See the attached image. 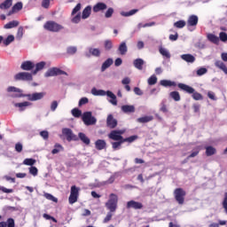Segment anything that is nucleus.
<instances>
[{"mask_svg": "<svg viewBox=\"0 0 227 227\" xmlns=\"http://www.w3.org/2000/svg\"><path fill=\"white\" fill-rule=\"evenodd\" d=\"M8 93H12L10 95L12 98H22L23 97H27V100L30 102H36V100H42L43 97H45V92H35L33 94H23L22 90L10 86L7 88Z\"/></svg>", "mask_w": 227, "mask_h": 227, "instance_id": "obj_1", "label": "nucleus"}, {"mask_svg": "<svg viewBox=\"0 0 227 227\" xmlns=\"http://www.w3.org/2000/svg\"><path fill=\"white\" fill-rule=\"evenodd\" d=\"M177 86L183 91H185L186 93L192 95L193 100H203V95H201V93L200 92H196L194 88L184 83H178Z\"/></svg>", "mask_w": 227, "mask_h": 227, "instance_id": "obj_2", "label": "nucleus"}, {"mask_svg": "<svg viewBox=\"0 0 227 227\" xmlns=\"http://www.w3.org/2000/svg\"><path fill=\"white\" fill-rule=\"evenodd\" d=\"M43 29L50 31V33H59L65 29V27L54 20H48L44 23Z\"/></svg>", "mask_w": 227, "mask_h": 227, "instance_id": "obj_3", "label": "nucleus"}, {"mask_svg": "<svg viewBox=\"0 0 227 227\" xmlns=\"http://www.w3.org/2000/svg\"><path fill=\"white\" fill-rule=\"evenodd\" d=\"M106 207L107 210L116 212V208H118V195L115 193H111L109 195V200L106 203Z\"/></svg>", "mask_w": 227, "mask_h": 227, "instance_id": "obj_4", "label": "nucleus"}, {"mask_svg": "<svg viewBox=\"0 0 227 227\" xmlns=\"http://www.w3.org/2000/svg\"><path fill=\"white\" fill-rule=\"evenodd\" d=\"M185 196H187V192L184 188H176L174 190V198L176 201L178 202V205H184V203H185Z\"/></svg>", "mask_w": 227, "mask_h": 227, "instance_id": "obj_5", "label": "nucleus"}, {"mask_svg": "<svg viewBox=\"0 0 227 227\" xmlns=\"http://www.w3.org/2000/svg\"><path fill=\"white\" fill-rule=\"evenodd\" d=\"M136 139H137V136L134 135L129 137H126L125 140H115V142H112V148L113 150H120L123 143H134Z\"/></svg>", "mask_w": 227, "mask_h": 227, "instance_id": "obj_6", "label": "nucleus"}, {"mask_svg": "<svg viewBox=\"0 0 227 227\" xmlns=\"http://www.w3.org/2000/svg\"><path fill=\"white\" fill-rule=\"evenodd\" d=\"M123 134H125V129H114L108 134V137L112 141H123L125 140Z\"/></svg>", "mask_w": 227, "mask_h": 227, "instance_id": "obj_7", "label": "nucleus"}, {"mask_svg": "<svg viewBox=\"0 0 227 227\" xmlns=\"http://www.w3.org/2000/svg\"><path fill=\"white\" fill-rule=\"evenodd\" d=\"M82 120L84 125H95L97 123V118L93 117L91 112H85L82 114Z\"/></svg>", "mask_w": 227, "mask_h": 227, "instance_id": "obj_8", "label": "nucleus"}, {"mask_svg": "<svg viewBox=\"0 0 227 227\" xmlns=\"http://www.w3.org/2000/svg\"><path fill=\"white\" fill-rule=\"evenodd\" d=\"M57 75H68V74L58 67H51L45 73L44 77H56Z\"/></svg>", "mask_w": 227, "mask_h": 227, "instance_id": "obj_9", "label": "nucleus"}, {"mask_svg": "<svg viewBox=\"0 0 227 227\" xmlns=\"http://www.w3.org/2000/svg\"><path fill=\"white\" fill-rule=\"evenodd\" d=\"M105 95H107L109 98H111V100L109 101L110 104H113V106H118V100H116V95H114L113 91L107 90L106 92V90H98V96L105 97Z\"/></svg>", "mask_w": 227, "mask_h": 227, "instance_id": "obj_10", "label": "nucleus"}, {"mask_svg": "<svg viewBox=\"0 0 227 227\" xmlns=\"http://www.w3.org/2000/svg\"><path fill=\"white\" fill-rule=\"evenodd\" d=\"M63 136L66 137L67 141H79V137L77 135L74 134V131H72L68 128H65L62 129Z\"/></svg>", "mask_w": 227, "mask_h": 227, "instance_id": "obj_11", "label": "nucleus"}, {"mask_svg": "<svg viewBox=\"0 0 227 227\" xmlns=\"http://www.w3.org/2000/svg\"><path fill=\"white\" fill-rule=\"evenodd\" d=\"M15 81H33V74L27 72H20L14 75Z\"/></svg>", "mask_w": 227, "mask_h": 227, "instance_id": "obj_12", "label": "nucleus"}, {"mask_svg": "<svg viewBox=\"0 0 227 227\" xmlns=\"http://www.w3.org/2000/svg\"><path fill=\"white\" fill-rule=\"evenodd\" d=\"M127 208H133V210H143V203L136 200H129L126 204Z\"/></svg>", "mask_w": 227, "mask_h": 227, "instance_id": "obj_13", "label": "nucleus"}, {"mask_svg": "<svg viewBox=\"0 0 227 227\" xmlns=\"http://www.w3.org/2000/svg\"><path fill=\"white\" fill-rule=\"evenodd\" d=\"M106 127H108V129H116V127H118V121L114 119V116H113V114H109L107 116Z\"/></svg>", "mask_w": 227, "mask_h": 227, "instance_id": "obj_14", "label": "nucleus"}, {"mask_svg": "<svg viewBox=\"0 0 227 227\" xmlns=\"http://www.w3.org/2000/svg\"><path fill=\"white\" fill-rule=\"evenodd\" d=\"M100 49L98 48H89V52L85 53L86 58H91V56H94V58H100Z\"/></svg>", "mask_w": 227, "mask_h": 227, "instance_id": "obj_15", "label": "nucleus"}, {"mask_svg": "<svg viewBox=\"0 0 227 227\" xmlns=\"http://www.w3.org/2000/svg\"><path fill=\"white\" fill-rule=\"evenodd\" d=\"M95 148L98 151L106 150L107 148V143L104 139H98L95 142Z\"/></svg>", "mask_w": 227, "mask_h": 227, "instance_id": "obj_16", "label": "nucleus"}, {"mask_svg": "<svg viewBox=\"0 0 227 227\" xmlns=\"http://www.w3.org/2000/svg\"><path fill=\"white\" fill-rule=\"evenodd\" d=\"M20 68L21 70H26V71L33 70L35 68V63H33L30 60L24 61L22 62Z\"/></svg>", "mask_w": 227, "mask_h": 227, "instance_id": "obj_17", "label": "nucleus"}, {"mask_svg": "<svg viewBox=\"0 0 227 227\" xmlns=\"http://www.w3.org/2000/svg\"><path fill=\"white\" fill-rule=\"evenodd\" d=\"M198 20H199L198 16L191 15L187 20L188 27H194L198 26Z\"/></svg>", "mask_w": 227, "mask_h": 227, "instance_id": "obj_18", "label": "nucleus"}, {"mask_svg": "<svg viewBox=\"0 0 227 227\" xmlns=\"http://www.w3.org/2000/svg\"><path fill=\"white\" fill-rule=\"evenodd\" d=\"M92 10H93L94 13H98V12L107 10V4H106L102 2H99L93 6Z\"/></svg>", "mask_w": 227, "mask_h": 227, "instance_id": "obj_19", "label": "nucleus"}, {"mask_svg": "<svg viewBox=\"0 0 227 227\" xmlns=\"http://www.w3.org/2000/svg\"><path fill=\"white\" fill-rule=\"evenodd\" d=\"M215 67H216V68H219V70H222L223 72V74H225V75H227V67H226V64H224V62H223L221 60H216L215 62Z\"/></svg>", "mask_w": 227, "mask_h": 227, "instance_id": "obj_20", "label": "nucleus"}, {"mask_svg": "<svg viewBox=\"0 0 227 227\" xmlns=\"http://www.w3.org/2000/svg\"><path fill=\"white\" fill-rule=\"evenodd\" d=\"M181 59L186 61V63H194V61H196V58L189 53L181 55Z\"/></svg>", "mask_w": 227, "mask_h": 227, "instance_id": "obj_21", "label": "nucleus"}, {"mask_svg": "<svg viewBox=\"0 0 227 227\" xmlns=\"http://www.w3.org/2000/svg\"><path fill=\"white\" fill-rule=\"evenodd\" d=\"M122 113H136V107L132 105H124L121 106Z\"/></svg>", "mask_w": 227, "mask_h": 227, "instance_id": "obj_22", "label": "nucleus"}, {"mask_svg": "<svg viewBox=\"0 0 227 227\" xmlns=\"http://www.w3.org/2000/svg\"><path fill=\"white\" fill-rule=\"evenodd\" d=\"M14 106L15 107H19L20 111H26V107H29L32 104L29 101H24L22 103H16Z\"/></svg>", "mask_w": 227, "mask_h": 227, "instance_id": "obj_23", "label": "nucleus"}, {"mask_svg": "<svg viewBox=\"0 0 227 227\" xmlns=\"http://www.w3.org/2000/svg\"><path fill=\"white\" fill-rule=\"evenodd\" d=\"M135 68L137 70H143V66L145 65V60L143 59H137L133 61Z\"/></svg>", "mask_w": 227, "mask_h": 227, "instance_id": "obj_24", "label": "nucleus"}, {"mask_svg": "<svg viewBox=\"0 0 227 227\" xmlns=\"http://www.w3.org/2000/svg\"><path fill=\"white\" fill-rule=\"evenodd\" d=\"M118 51L120 52V54L121 56H125V54H127V51H129V49L127 48V43L126 42H122L118 48Z\"/></svg>", "mask_w": 227, "mask_h": 227, "instance_id": "obj_25", "label": "nucleus"}, {"mask_svg": "<svg viewBox=\"0 0 227 227\" xmlns=\"http://www.w3.org/2000/svg\"><path fill=\"white\" fill-rule=\"evenodd\" d=\"M78 137L81 141L83 142L84 145H90V143H91V140H90V137H88V136H86V134L80 132L78 133Z\"/></svg>", "mask_w": 227, "mask_h": 227, "instance_id": "obj_26", "label": "nucleus"}, {"mask_svg": "<svg viewBox=\"0 0 227 227\" xmlns=\"http://www.w3.org/2000/svg\"><path fill=\"white\" fill-rule=\"evenodd\" d=\"M113 63V59H107L101 66V72H106V70H107V68H109Z\"/></svg>", "mask_w": 227, "mask_h": 227, "instance_id": "obj_27", "label": "nucleus"}, {"mask_svg": "<svg viewBox=\"0 0 227 227\" xmlns=\"http://www.w3.org/2000/svg\"><path fill=\"white\" fill-rule=\"evenodd\" d=\"M217 150L212 145L206 147V155L207 157H212V155H215Z\"/></svg>", "mask_w": 227, "mask_h": 227, "instance_id": "obj_28", "label": "nucleus"}, {"mask_svg": "<svg viewBox=\"0 0 227 227\" xmlns=\"http://www.w3.org/2000/svg\"><path fill=\"white\" fill-rule=\"evenodd\" d=\"M45 68V62L42 61L35 65V69L33 71V75H36L40 70H43Z\"/></svg>", "mask_w": 227, "mask_h": 227, "instance_id": "obj_29", "label": "nucleus"}, {"mask_svg": "<svg viewBox=\"0 0 227 227\" xmlns=\"http://www.w3.org/2000/svg\"><path fill=\"white\" fill-rule=\"evenodd\" d=\"M207 40L211 42V43H215V45H219V37L214 34L207 35Z\"/></svg>", "mask_w": 227, "mask_h": 227, "instance_id": "obj_30", "label": "nucleus"}, {"mask_svg": "<svg viewBox=\"0 0 227 227\" xmlns=\"http://www.w3.org/2000/svg\"><path fill=\"white\" fill-rule=\"evenodd\" d=\"M160 84L161 86H164V88L171 87V86H176V82L169 81V80H161L160 82Z\"/></svg>", "mask_w": 227, "mask_h": 227, "instance_id": "obj_31", "label": "nucleus"}, {"mask_svg": "<svg viewBox=\"0 0 227 227\" xmlns=\"http://www.w3.org/2000/svg\"><path fill=\"white\" fill-rule=\"evenodd\" d=\"M90 15H91V7L90 5H88L82 11V19H88V17H90Z\"/></svg>", "mask_w": 227, "mask_h": 227, "instance_id": "obj_32", "label": "nucleus"}, {"mask_svg": "<svg viewBox=\"0 0 227 227\" xmlns=\"http://www.w3.org/2000/svg\"><path fill=\"white\" fill-rule=\"evenodd\" d=\"M12 0H5L0 4V10H8L12 7Z\"/></svg>", "mask_w": 227, "mask_h": 227, "instance_id": "obj_33", "label": "nucleus"}, {"mask_svg": "<svg viewBox=\"0 0 227 227\" xmlns=\"http://www.w3.org/2000/svg\"><path fill=\"white\" fill-rule=\"evenodd\" d=\"M65 148L60 144H55L54 149L51 151L52 155H56V153H59V152H63Z\"/></svg>", "mask_w": 227, "mask_h": 227, "instance_id": "obj_34", "label": "nucleus"}, {"mask_svg": "<svg viewBox=\"0 0 227 227\" xmlns=\"http://www.w3.org/2000/svg\"><path fill=\"white\" fill-rule=\"evenodd\" d=\"M153 120V116H144L137 119L138 123H148Z\"/></svg>", "mask_w": 227, "mask_h": 227, "instance_id": "obj_35", "label": "nucleus"}, {"mask_svg": "<svg viewBox=\"0 0 227 227\" xmlns=\"http://www.w3.org/2000/svg\"><path fill=\"white\" fill-rule=\"evenodd\" d=\"M159 52L160 54H161V56L167 58V59H169V58H171V54L168 50H166V48L160 47Z\"/></svg>", "mask_w": 227, "mask_h": 227, "instance_id": "obj_36", "label": "nucleus"}, {"mask_svg": "<svg viewBox=\"0 0 227 227\" xmlns=\"http://www.w3.org/2000/svg\"><path fill=\"white\" fill-rule=\"evenodd\" d=\"M24 166H35L36 164V160L33 158H27L23 160Z\"/></svg>", "mask_w": 227, "mask_h": 227, "instance_id": "obj_37", "label": "nucleus"}, {"mask_svg": "<svg viewBox=\"0 0 227 227\" xmlns=\"http://www.w3.org/2000/svg\"><path fill=\"white\" fill-rule=\"evenodd\" d=\"M121 84L124 85L126 91H130V86L129 85L130 84V78L125 77L124 79H122Z\"/></svg>", "mask_w": 227, "mask_h": 227, "instance_id": "obj_38", "label": "nucleus"}, {"mask_svg": "<svg viewBox=\"0 0 227 227\" xmlns=\"http://www.w3.org/2000/svg\"><path fill=\"white\" fill-rule=\"evenodd\" d=\"M17 26H19V21L17 20H12L10 21L9 23L4 25V29H12L13 27H17Z\"/></svg>", "mask_w": 227, "mask_h": 227, "instance_id": "obj_39", "label": "nucleus"}, {"mask_svg": "<svg viewBox=\"0 0 227 227\" xmlns=\"http://www.w3.org/2000/svg\"><path fill=\"white\" fill-rule=\"evenodd\" d=\"M170 98H173L175 102H180V93L178 91H172L169 93Z\"/></svg>", "mask_w": 227, "mask_h": 227, "instance_id": "obj_40", "label": "nucleus"}, {"mask_svg": "<svg viewBox=\"0 0 227 227\" xmlns=\"http://www.w3.org/2000/svg\"><path fill=\"white\" fill-rule=\"evenodd\" d=\"M187 23L185 22V20H178L176 22L174 23V27H177V29H182L184 27H185V25Z\"/></svg>", "mask_w": 227, "mask_h": 227, "instance_id": "obj_41", "label": "nucleus"}, {"mask_svg": "<svg viewBox=\"0 0 227 227\" xmlns=\"http://www.w3.org/2000/svg\"><path fill=\"white\" fill-rule=\"evenodd\" d=\"M43 196L46 200H49V201H53V203H58V198L54 197V195L46 192L43 194Z\"/></svg>", "mask_w": 227, "mask_h": 227, "instance_id": "obj_42", "label": "nucleus"}, {"mask_svg": "<svg viewBox=\"0 0 227 227\" xmlns=\"http://www.w3.org/2000/svg\"><path fill=\"white\" fill-rule=\"evenodd\" d=\"M72 115L74 118H81L82 114V111H81L79 108H74L72 111Z\"/></svg>", "mask_w": 227, "mask_h": 227, "instance_id": "obj_43", "label": "nucleus"}, {"mask_svg": "<svg viewBox=\"0 0 227 227\" xmlns=\"http://www.w3.org/2000/svg\"><path fill=\"white\" fill-rule=\"evenodd\" d=\"M138 10L137 9H133L128 12H121V15H122V17H130L132 15H136V13H137Z\"/></svg>", "mask_w": 227, "mask_h": 227, "instance_id": "obj_44", "label": "nucleus"}, {"mask_svg": "<svg viewBox=\"0 0 227 227\" xmlns=\"http://www.w3.org/2000/svg\"><path fill=\"white\" fill-rule=\"evenodd\" d=\"M15 40V36L13 35H8L7 38L5 40L3 41L4 45H5V47H7V45H10V43H12V42H14Z\"/></svg>", "mask_w": 227, "mask_h": 227, "instance_id": "obj_45", "label": "nucleus"}, {"mask_svg": "<svg viewBox=\"0 0 227 227\" xmlns=\"http://www.w3.org/2000/svg\"><path fill=\"white\" fill-rule=\"evenodd\" d=\"M147 82L149 86H153L157 84V76H155V74H153L151 77L148 78Z\"/></svg>", "mask_w": 227, "mask_h": 227, "instance_id": "obj_46", "label": "nucleus"}, {"mask_svg": "<svg viewBox=\"0 0 227 227\" xmlns=\"http://www.w3.org/2000/svg\"><path fill=\"white\" fill-rule=\"evenodd\" d=\"M113 13H114V9H113V7H109L105 13L106 19H111V17H113Z\"/></svg>", "mask_w": 227, "mask_h": 227, "instance_id": "obj_47", "label": "nucleus"}, {"mask_svg": "<svg viewBox=\"0 0 227 227\" xmlns=\"http://www.w3.org/2000/svg\"><path fill=\"white\" fill-rule=\"evenodd\" d=\"M78 198H79V196L72 195L70 193V196H69V199H68V201H69L70 205H74V203H77Z\"/></svg>", "mask_w": 227, "mask_h": 227, "instance_id": "obj_48", "label": "nucleus"}, {"mask_svg": "<svg viewBox=\"0 0 227 227\" xmlns=\"http://www.w3.org/2000/svg\"><path fill=\"white\" fill-rule=\"evenodd\" d=\"M105 49L106 51H111V49H113V41L111 40L105 41Z\"/></svg>", "mask_w": 227, "mask_h": 227, "instance_id": "obj_49", "label": "nucleus"}, {"mask_svg": "<svg viewBox=\"0 0 227 227\" xmlns=\"http://www.w3.org/2000/svg\"><path fill=\"white\" fill-rule=\"evenodd\" d=\"M51 1L53 0H43L41 4L42 7L45 8L46 10H49V7L51 6Z\"/></svg>", "mask_w": 227, "mask_h": 227, "instance_id": "obj_50", "label": "nucleus"}, {"mask_svg": "<svg viewBox=\"0 0 227 227\" xmlns=\"http://www.w3.org/2000/svg\"><path fill=\"white\" fill-rule=\"evenodd\" d=\"M113 219V212H108L106 216L104 218L103 223L106 224L107 223H109V221H111Z\"/></svg>", "mask_w": 227, "mask_h": 227, "instance_id": "obj_51", "label": "nucleus"}, {"mask_svg": "<svg viewBox=\"0 0 227 227\" xmlns=\"http://www.w3.org/2000/svg\"><path fill=\"white\" fill-rule=\"evenodd\" d=\"M70 194H72L74 196H79V188H77V186H75V185H73L71 187Z\"/></svg>", "mask_w": 227, "mask_h": 227, "instance_id": "obj_52", "label": "nucleus"}, {"mask_svg": "<svg viewBox=\"0 0 227 227\" xmlns=\"http://www.w3.org/2000/svg\"><path fill=\"white\" fill-rule=\"evenodd\" d=\"M12 9L14 10V12H20V10H22V3L21 2H18L17 4H15L12 6Z\"/></svg>", "mask_w": 227, "mask_h": 227, "instance_id": "obj_53", "label": "nucleus"}, {"mask_svg": "<svg viewBox=\"0 0 227 227\" xmlns=\"http://www.w3.org/2000/svg\"><path fill=\"white\" fill-rule=\"evenodd\" d=\"M29 174L33 175V176H36L38 175V168L36 167H30L29 168Z\"/></svg>", "mask_w": 227, "mask_h": 227, "instance_id": "obj_54", "label": "nucleus"}, {"mask_svg": "<svg viewBox=\"0 0 227 227\" xmlns=\"http://www.w3.org/2000/svg\"><path fill=\"white\" fill-rule=\"evenodd\" d=\"M67 54L74 55V54H75V52H77V47L70 46L67 48Z\"/></svg>", "mask_w": 227, "mask_h": 227, "instance_id": "obj_55", "label": "nucleus"}, {"mask_svg": "<svg viewBox=\"0 0 227 227\" xmlns=\"http://www.w3.org/2000/svg\"><path fill=\"white\" fill-rule=\"evenodd\" d=\"M24 146L22 145V144L20 142H18L16 145H15V151L18 153H20L23 150Z\"/></svg>", "mask_w": 227, "mask_h": 227, "instance_id": "obj_56", "label": "nucleus"}, {"mask_svg": "<svg viewBox=\"0 0 227 227\" xmlns=\"http://www.w3.org/2000/svg\"><path fill=\"white\" fill-rule=\"evenodd\" d=\"M222 205H223V208H224L225 214H227V192L224 193V198Z\"/></svg>", "mask_w": 227, "mask_h": 227, "instance_id": "obj_57", "label": "nucleus"}, {"mask_svg": "<svg viewBox=\"0 0 227 227\" xmlns=\"http://www.w3.org/2000/svg\"><path fill=\"white\" fill-rule=\"evenodd\" d=\"M72 22H74V24H79L81 22V12L72 19Z\"/></svg>", "mask_w": 227, "mask_h": 227, "instance_id": "obj_58", "label": "nucleus"}, {"mask_svg": "<svg viewBox=\"0 0 227 227\" xmlns=\"http://www.w3.org/2000/svg\"><path fill=\"white\" fill-rule=\"evenodd\" d=\"M218 38L221 42H227V34L225 32H220Z\"/></svg>", "mask_w": 227, "mask_h": 227, "instance_id": "obj_59", "label": "nucleus"}, {"mask_svg": "<svg viewBox=\"0 0 227 227\" xmlns=\"http://www.w3.org/2000/svg\"><path fill=\"white\" fill-rule=\"evenodd\" d=\"M6 224L7 227H15V220L13 218H8Z\"/></svg>", "mask_w": 227, "mask_h": 227, "instance_id": "obj_60", "label": "nucleus"}, {"mask_svg": "<svg viewBox=\"0 0 227 227\" xmlns=\"http://www.w3.org/2000/svg\"><path fill=\"white\" fill-rule=\"evenodd\" d=\"M207 72H208V70H207V68L205 67H200L198 71H197V75H205V74H207Z\"/></svg>", "mask_w": 227, "mask_h": 227, "instance_id": "obj_61", "label": "nucleus"}, {"mask_svg": "<svg viewBox=\"0 0 227 227\" xmlns=\"http://www.w3.org/2000/svg\"><path fill=\"white\" fill-rule=\"evenodd\" d=\"M90 102V100L88 99V98H82L80 100H79V106L81 107L82 106H84L86 104H88Z\"/></svg>", "mask_w": 227, "mask_h": 227, "instance_id": "obj_62", "label": "nucleus"}, {"mask_svg": "<svg viewBox=\"0 0 227 227\" xmlns=\"http://www.w3.org/2000/svg\"><path fill=\"white\" fill-rule=\"evenodd\" d=\"M40 137L44 138L45 140L49 139V131H47V130L41 131Z\"/></svg>", "mask_w": 227, "mask_h": 227, "instance_id": "obj_63", "label": "nucleus"}, {"mask_svg": "<svg viewBox=\"0 0 227 227\" xmlns=\"http://www.w3.org/2000/svg\"><path fill=\"white\" fill-rule=\"evenodd\" d=\"M77 12H81V4H77L76 6L73 9L71 15H75Z\"/></svg>", "mask_w": 227, "mask_h": 227, "instance_id": "obj_64", "label": "nucleus"}]
</instances>
